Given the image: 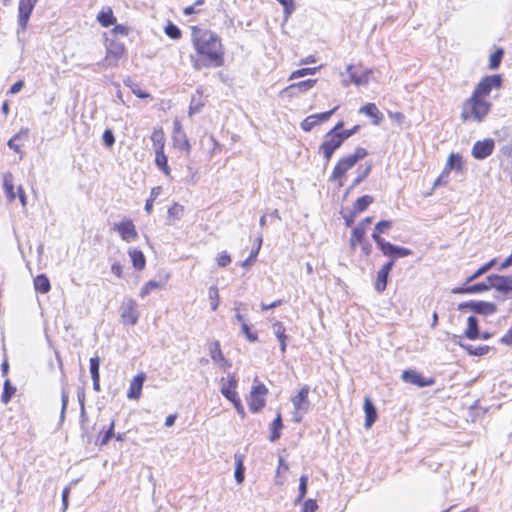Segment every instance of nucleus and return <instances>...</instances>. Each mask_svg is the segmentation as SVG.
Instances as JSON below:
<instances>
[{"label":"nucleus","mask_w":512,"mask_h":512,"mask_svg":"<svg viewBox=\"0 0 512 512\" xmlns=\"http://www.w3.org/2000/svg\"><path fill=\"white\" fill-rule=\"evenodd\" d=\"M382 253L395 261L397 258H403L411 255L412 251L406 247L397 246L388 242Z\"/></svg>","instance_id":"aec40b11"},{"label":"nucleus","mask_w":512,"mask_h":512,"mask_svg":"<svg viewBox=\"0 0 512 512\" xmlns=\"http://www.w3.org/2000/svg\"><path fill=\"white\" fill-rule=\"evenodd\" d=\"M38 0H19L18 26L24 31L27 27L30 15Z\"/></svg>","instance_id":"9b49d317"},{"label":"nucleus","mask_w":512,"mask_h":512,"mask_svg":"<svg viewBox=\"0 0 512 512\" xmlns=\"http://www.w3.org/2000/svg\"><path fill=\"white\" fill-rule=\"evenodd\" d=\"M368 152L365 148L358 147L355 149L354 153L347 155L351 161L356 164L358 161L362 160L367 156Z\"/></svg>","instance_id":"5fc2aeb1"},{"label":"nucleus","mask_w":512,"mask_h":512,"mask_svg":"<svg viewBox=\"0 0 512 512\" xmlns=\"http://www.w3.org/2000/svg\"><path fill=\"white\" fill-rule=\"evenodd\" d=\"M353 65H347L346 72L349 74V81L343 80V85L348 86L350 83L355 84L356 86H365L369 83L370 76L372 75V71L369 69L364 70L361 74H357L354 70Z\"/></svg>","instance_id":"f8f14e48"},{"label":"nucleus","mask_w":512,"mask_h":512,"mask_svg":"<svg viewBox=\"0 0 512 512\" xmlns=\"http://www.w3.org/2000/svg\"><path fill=\"white\" fill-rule=\"evenodd\" d=\"M97 21L103 27H109L116 23V17L113 14V10L109 6H105L97 15Z\"/></svg>","instance_id":"a878e982"},{"label":"nucleus","mask_w":512,"mask_h":512,"mask_svg":"<svg viewBox=\"0 0 512 512\" xmlns=\"http://www.w3.org/2000/svg\"><path fill=\"white\" fill-rule=\"evenodd\" d=\"M463 169V159L459 154L451 153L448 157L445 171L455 170L461 171Z\"/></svg>","instance_id":"473e14b6"},{"label":"nucleus","mask_w":512,"mask_h":512,"mask_svg":"<svg viewBox=\"0 0 512 512\" xmlns=\"http://www.w3.org/2000/svg\"><path fill=\"white\" fill-rule=\"evenodd\" d=\"M319 67H305L293 71L289 77V80L305 77L307 75H314Z\"/></svg>","instance_id":"37998d69"},{"label":"nucleus","mask_w":512,"mask_h":512,"mask_svg":"<svg viewBox=\"0 0 512 512\" xmlns=\"http://www.w3.org/2000/svg\"><path fill=\"white\" fill-rule=\"evenodd\" d=\"M165 33L171 39H179L181 37V30L173 23H169L165 27Z\"/></svg>","instance_id":"864d4df0"},{"label":"nucleus","mask_w":512,"mask_h":512,"mask_svg":"<svg viewBox=\"0 0 512 512\" xmlns=\"http://www.w3.org/2000/svg\"><path fill=\"white\" fill-rule=\"evenodd\" d=\"M368 152L365 148L358 147L355 149L354 153L347 155L351 161L356 164L358 161L362 160L367 156Z\"/></svg>","instance_id":"6e6d98bb"},{"label":"nucleus","mask_w":512,"mask_h":512,"mask_svg":"<svg viewBox=\"0 0 512 512\" xmlns=\"http://www.w3.org/2000/svg\"><path fill=\"white\" fill-rule=\"evenodd\" d=\"M28 133V129H25V130H21L19 133H17L16 135H14L7 143L8 147L12 150H14L15 152H20V147L18 144H16V139L20 138L21 134H25L27 135Z\"/></svg>","instance_id":"4d7b16f0"},{"label":"nucleus","mask_w":512,"mask_h":512,"mask_svg":"<svg viewBox=\"0 0 512 512\" xmlns=\"http://www.w3.org/2000/svg\"><path fill=\"white\" fill-rule=\"evenodd\" d=\"M174 146L181 150L190 152L191 146L185 133H178V135H172Z\"/></svg>","instance_id":"f704fd0d"},{"label":"nucleus","mask_w":512,"mask_h":512,"mask_svg":"<svg viewBox=\"0 0 512 512\" xmlns=\"http://www.w3.org/2000/svg\"><path fill=\"white\" fill-rule=\"evenodd\" d=\"M344 143L343 138L334 132H327L324 135L323 142L319 146L318 152L325 160V165L329 163L334 152L339 149Z\"/></svg>","instance_id":"20e7f679"},{"label":"nucleus","mask_w":512,"mask_h":512,"mask_svg":"<svg viewBox=\"0 0 512 512\" xmlns=\"http://www.w3.org/2000/svg\"><path fill=\"white\" fill-rule=\"evenodd\" d=\"M489 289L490 286H488V281L486 280L485 282L476 283L473 285H468L465 283L461 287L454 288L452 292L455 294H478Z\"/></svg>","instance_id":"412c9836"},{"label":"nucleus","mask_w":512,"mask_h":512,"mask_svg":"<svg viewBox=\"0 0 512 512\" xmlns=\"http://www.w3.org/2000/svg\"><path fill=\"white\" fill-rule=\"evenodd\" d=\"M288 471H289L288 463L282 457H279V464H278V467L276 470V475H275L276 485L281 486L284 484L285 475L288 473Z\"/></svg>","instance_id":"c756f323"},{"label":"nucleus","mask_w":512,"mask_h":512,"mask_svg":"<svg viewBox=\"0 0 512 512\" xmlns=\"http://www.w3.org/2000/svg\"><path fill=\"white\" fill-rule=\"evenodd\" d=\"M389 273L379 270L377 273V280L375 289L378 292H383L386 289Z\"/></svg>","instance_id":"c03bdc74"},{"label":"nucleus","mask_w":512,"mask_h":512,"mask_svg":"<svg viewBox=\"0 0 512 512\" xmlns=\"http://www.w3.org/2000/svg\"><path fill=\"white\" fill-rule=\"evenodd\" d=\"M284 428L283 421H282V415L280 412H277L276 417L271 422L269 429H270V435L269 440L271 442H276L281 437L282 429Z\"/></svg>","instance_id":"393cba45"},{"label":"nucleus","mask_w":512,"mask_h":512,"mask_svg":"<svg viewBox=\"0 0 512 512\" xmlns=\"http://www.w3.org/2000/svg\"><path fill=\"white\" fill-rule=\"evenodd\" d=\"M365 235V228L362 225H357L352 230V236L350 239V246L352 249L356 247L357 243H362Z\"/></svg>","instance_id":"58836bf2"},{"label":"nucleus","mask_w":512,"mask_h":512,"mask_svg":"<svg viewBox=\"0 0 512 512\" xmlns=\"http://www.w3.org/2000/svg\"><path fill=\"white\" fill-rule=\"evenodd\" d=\"M208 351L212 361L220 367L228 368L231 363L224 357L220 342L217 340L208 343Z\"/></svg>","instance_id":"2eb2a0df"},{"label":"nucleus","mask_w":512,"mask_h":512,"mask_svg":"<svg viewBox=\"0 0 512 512\" xmlns=\"http://www.w3.org/2000/svg\"><path fill=\"white\" fill-rule=\"evenodd\" d=\"M488 286L494 288L505 297L512 298V277L499 274H491L487 277Z\"/></svg>","instance_id":"423d86ee"},{"label":"nucleus","mask_w":512,"mask_h":512,"mask_svg":"<svg viewBox=\"0 0 512 512\" xmlns=\"http://www.w3.org/2000/svg\"><path fill=\"white\" fill-rule=\"evenodd\" d=\"M274 331L281 343V350L284 352L286 350V335L285 329L282 327L281 323H277L274 325Z\"/></svg>","instance_id":"09e8293b"},{"label":"nucleus","mask_w":512,"mask_h":512,"mask_svg":"<svg viewBox=\"0 0 512 512\" xmlns=\"http://www.w3.org/2000/svg\"><path fill=\"white\" fill-rule=\"evenodd\" d=\"M307 486H308V476L302 475L299 479V488H298L299 494L296 499V502H301L305 498L306 493H307Z\"/></svg>","instance_id":"de8ad7c7"},{"label":"nucleus","mask_w":512,"mask_h":512,"mask_svg":"<svg viewBox=\"0 0 512 512\" xmlns=\"http://www.w3.org/2000/svg\"><path fill=\"white\" fill-rule=\"evenodd\" d=\"M504 56V49L503 48H497L489 58V68L492 70L497 69L503 59Z\"/></svg>","instance_id":"a19ab883"},{"label":"nucleus","mask_w":512,"mask_h":512,"mask_svg":"<svg viewBox=\"0 0 512 512\" xmlns=\"http://www.w3.org/2000/svg\"><path fill=\"white\" fill-rule=\"evenodd\" d=\"M318 509V504L314 499H308L304 502L302 512H315Z\"/></svg>","instance_id":"338daca9"},{"label":"nucleus","mask_w":512,"mask_h":512,"mask_svg":"<svg viewBox=\"0 0 512 512\" xmlns=\"http://www.w3.org/2000/svg\"><path fill=\"white\" fill-rule=\"evenodd\" d=\"M363 409L365 412V428L370 429L378 418L376 407L369 397L364 399Z\"/></svg>","instance_id":"4be33fe9"},{"label":"nucleus","mask_w":512,"mask_h":512,"mask_svg":"<svg viewBox=\"0 0 512 512\" xmlns=\"http://www.w3.org/2000/svg\"><path fill=\"white\" fill-rule=\"evenodd\" d=\"M128 255L131 258L133 267L136 270H143L145 268L146 259L141 250L136 249V248H130L128 250Z\"/></svg>","instance_id":"bb28decb"},{"label":"nucleus","mask_w":512,"mask_h":512,"mask_svg":"<svg viewBox=\"0 0 512 512\" xmlns=\"http://www.w3.org/2000/svg\"><path fill=\"white\" fill-rule=\"evenodd\" d=\"M318 120L316 119V116L313 114V115H310L308 117H306L302 122H301V128L306 131V132H309L311 131L316 125H318Z\"/></svg>","instance_id":"3c124183"},{"label":"nucleus","mask_w":512,"mask_h":512,"mask_svg":"<svg viewBox=\"0 0 512 512\" xmlns=\"http://www.w3.org/2000/svg\"><path fill=\"white\" fill-rule=\"evenodd\" d=\"M460 311H471L479 315H491L496 311V305L486 301H468L458 305Z\"/></svg>","instance_id":"0eeeda50"},{"label":"nucleus","mask_w":512,"mask_h":512,"mask_svg":"<svg viewBox=\"0 0 512 512\" xmlns=\"http://www.w3.org/2000/svg\"><path fill=\"white\" fill-rule=\"evenodd\" d=\"M155 164L166 176L170 175V167L168 166V158L163 151L155 152Z\"/></svg>","instance_id":"7c9ffc66"},{"label":"nucleus","mask_w":512,"mask_h":512,"mask_svg":"<svg viewBox=\"0 0 512 512\" xmlns=\"http://www.w3.org/2000/svg\"><path fill=\"white\" fill-rule=\"evenodd\" d=\"M284 8V13L286 17L291 15L295 10L294 1L293 0H277Z\"/></svg>","instance_id":"bf43d9fd"},{"label":"nucleus","mask_w":512,"mask_h":512,"mask_svg":"<svg viewBox=\"0 0 512 512\" xmlns=\"http://www.w3.org/2000/svg\"><path fill=\"white\" fill-rule=\"evenodd\" d=\"M234 458L236 464L234 476L237 483L241 484L245 478L244 455L235 454Z\"/></svg>","instance_id":"c85d7f7f"},{"label":"nucleus","mask_w":512,"mask_h":512,"mask_svg":"<svg viewBox=\"0 0 512 512\" xmlns=\"http://www.w3.org/2000/svg\"><path fill=\"white\" fill-rule=\"evenodd\" d=\"M113 230L118 232L121 239L128 243L137 240L139 237L135 225L131 219H125L121 222L114 223Z\"/></svg>","instance_id":"6e6552de"},{"label":"nucleus","mask_w":512,"mask_h":512,"mask_svg":"<svg viewBox=\"0 0 512 512\" xmlns=\"http://www.w3.org/2000/svg\"><path fill=\"white\" fill-rule=\"evenodd\" d=\"M401 379L406 382L413 384L417 387L431 386L435 383V379L432 377L426 378L416 370L408 369L404 370L401 375Z\"/></svg>","instance_id":"1a4fd4ad"},{"label":"nucleus","mask_w":512,"mask_h":512,"mask_svg":"<svg viewBox=\"0 0 512 512\" xmlns=\"http://www.w3.org/2000/svg\"><path fill=\"white\" fill-rule=\"evenodd\" d=\"M34 287H35V290L40 293L44 294V293L49 292L51 289V285H50V281H49L48 277L44 274L38 275L34 279Z\"/></svg>","instance_id":"72a5a7b5"},{"label":"nucleus","mask_w":512,"mask_h":512,"mask_svg":"<svg viewBox=\"0 0 512 512\" xmlns=\"http://www.w3.org/2000/svg\"><path fill=\"white\" fill-rule=\"evenodd\" d=\"M370 171H371V165L366 166L362 171H360V169H358V175L353 180L351 186L347 189V193H349L354 187H356L362 181H364V179L369 175Z\"/></svg>","instance_id":"a18cd8bd"},{"label":"nucleus","mask_w":512,"mask_h":512,"mask_svg":"<svg viewBox=\"0 0 512 512\" xmlns=\"http://www.w3.org/2000/svg\"><path fill=\"white\" fill-rule=\"evenodd\" d=\"M459 345L467 351L469 355L473 356H483L488 353L490 347L488 345L474 347L472 345H464L459 343Z\"/></svg>","instance_id":"ea45409f"},{"label":"nucleus","mask_w":512,"mask_h":512,"mask_svg":"<svg viewBox=\"0 0 512 512\" xmlns=\"http://www.w3.org/2000/svg\"><path fill=\"white\" fill-rule=\"evenodd\" d=\"M154 151H163L165 146V136L162 129H154L151 135Z\"/></svg>","instance_id":"2f4dec72"},{"label":"nucleus","mask_w":512,"mask_h":512,"mask_svg":"<svg viewBox=\"0 0 512 512\" xmlns=\"http://www.w3.org/2000/svg\"><path fill=\"white\" fill-rule=\"evenodd\" d=\"M269 393L265 384L256 377L247 397V404L252 413H259L266 406V397Z\"/></svg>","instance_id":"7ed1b4c3"},{"label":"nucleus","mask_w":512,"mask_h":512,"mask_svg":"<svg viewBox=\"0 0 512 512\" xmlns=\"http://www.w3.org/2000/svg\"><path fill=\"white\" fill-rule=\"evenodd\" d=\"M230 262L231 257L226 251L221 252L217 257V264L220 267H226Z\"/></svg>","instance_id":"69168bd1"},{"label":"nucleus","mask_w":512,"mask_h":512,"mask_svg":"<svg viewBox=\"0 0 512 512\" xmlns=\"http://www.w3.org/2000/svg\"><path fill=\"white\" fill-rule=\"evenodd\" d=\"M496 264V259H491L489 262L477 269L471 276L466 280V284L478 279L480 276L488 272Z\"/></svg>","instance_id":"4c0bfd02"},{"label":"nucleus","mask_w":512,"mask_h":512,"mask_svg":"<svg viewBox=\"0 0 512 512\" xmlns=\"http://www.w3.org/2000/svg\"><path fill=\"white\" fill-rule=\"evenodd\" d=\"M261 245H262V237L260 236L259 237V245L256 247H253L248 258L242 262V267L248 268L252 265V263L256 260V257L259 253Z\"/></svg>","instance_id":"49530a36"},{"label":"nucleus","mask_w":512,"mask_h":512,"mask_svg":"<svg viewBox=\"0 0 512 512\" xmlns=\"http://www.w3.org/2000/svg\"><path fill=\"white\" fill-rule=\"evenodd\" d=\"M3 189L7 200L13 202L16 199V193L14 192L13 175L10 172L3 175Z\"/></svg>","instance_id":"cd10ccee"},{"label":"nucleus","mask_w":512,"mask_h":512,"mask_svg":"<svg viewBox=\"0 0 512 512\" xmlns=\"http://www.w3.org/2000/svg\"><path fill=\"white\" fill-rule=\"evenodd\" d=\"M337 109H338V106L334 107L333 109H331L329 111L314 114V115L316 116L318 123L326 122L336 112Z\"/></svg>","instance_id":"e2e57ef3"},{"label":"nucleus","mask_w":512,"mask_h":512,"mask_svg":"<svg viewBox=\"0 0 512 512\" xmlns=\"http://www.w3.org/2000/svg\"><path fill=\"white\" fill-rule=\"evenodd\" d=\"M502 82V76L499 74L485 76L476 85L472 94L476 95L478 98L484 99V97L491 93L493 88L499 89L502 86Z\"/></svg>","instance_id":"39448f33"},{"label":"nucleus","mask_w":512,"mask_h":512,"mask_svg":"<svg viewBox=\"0 0 512 512\" xmlns=\"http://www.w3.org/2000/svg\"><path fill=\"white\" fill-rule=\"evenodd\" d=\"M354 166L355 164L348 156L342 157L334 167L330 180L335 181L341 179L346 174V172Z\"/></svg>","instance_id":"a211bd4d"},{"label":"nucleus","mask_w":512,"mask_h":512,"mask_svg":"<svg viewBox=\"0 0 512 512\" xmlns=\"http://www.w3.org/2000/svg\"><path fill=\"white\" fill-rule=\"evenodd\" d=\"M102 140L107 147H112L115 143V137L110 129H106L102 135Z\"/></svg>","instance_id":"052dcab7"},{"label":"nucleus","mask_w":512,"mask_h":512,"mask_svg":"<svg viewBox=\"0 0 512 512\" xmlns=\"http://www.w3.org/2000/svg\"><path fill=\"white\" fill-rule=\"evenodd\" d=\"M90 374L91 378H100L99 367H100V358L98 356H94L90 358Z\"/></svg>","instance_id":"8fccbe9b"},{"label":"nucleus","mask_w":512,"mask_h":512,"mask_svg":"<svg viewBox=\"0 0 512 512\" xmlns=\"http://www.w3.org/2000/svg\"><path fill=\"white\" fill-rule=\"evenodd\" d=\"M238 381L233 374H229L226 378L221 379V393L229 401L238 398L237 392Z\"/></svg>","instance_id":"ddd939ff"},{"label":"nucleus","mask_w":512,"mask_h":512,"mask_svg":"<svg viewBox=\"0 0 512 512\" xmlns=\"http://www.w3.org/2000/svg\"><path fill=\"white\" fill-rule=\"evenodd\" d=\"M373 202V197L370 195H364L358 198L353 205V212L356 214L365 211L368 206Z\"/></svg>","instance_id":"c9c22d12"},{"label":"nucleus","mask_w":512,"mask_h":512,"mask_svg":"<svg viewBox=\"0 0 512 512\" xmlns=\"http://www.w3.org/2000/svg\"><path fill=\"white\" fill-rule=\"evenodd\" d=\"M159 287V283L156 281L147 282L141 289L140 295L141 297L147 296L151 290L157 289Z\"/></svg>","instance_id":"13d9d810"},{"label":"nucleus","mask_w":512,"mask_h":512,"mask_svg":"<svg viewBox=\"0 0 512 512\" xmlns=\"http://www.w3.org/2000/svg\"><path fill=\"white\" fill-rule=\"evenodd\" d=\"M317 83L316 79H307L297 83H293L287 86L284 89V93H286L290 97H296L302 93H306L308 90L313 88Z\"/></svg>","instance_id":"dca6fc26"},{"label":"nucleus","mask_w":512,"mask_h":512,"mask_svg":"<svg viewBox=\"0 0 512 512\" xmlns=\"http://www.w3.org/2000/svg\"><path fill=\"white\" fill-rule=\"evenodd\" d=\"M124 53V46L119 43H111L107 47V53L105 57V65L106 66H116L118 60L121 58Z\"/></svg>","instance_id":"f3484780"},{"label":"nucleus","mask_w":512,"mask_h":512,"mask_svg":"<svg viewBox=\"0 0 512 512\" xmlns=\"http://www.w3.org/2000/svg\"><path fill=\"white\" fill-rule=\"evenodd\" d=\"M146 380V374L139 372L130 381V385L127 391V398L130 400H139L142 395V388Z\"/></svg>","instance_id":"4468645a"},{"label":"nucleus","mask_w":512,"mask_h":512,"mask_svg":"<svg viewBox=\"0 0 512 512\" xmlns=\"http://www.w3.org/2000/svg\"><path fill=\"white\" fill-rule=\"evenodd\" d=\"M191 30L192 44L198 55V58H192L194 69L222 66L224 50L221 38L216 33L197 26L191 27Z\"/></svg>","instance_id":"f257e3e1"},{"label":"nucleus","mask_w":512,"mask_h":512,"mask_svg":"<svg viewBox=\"0 0 512 512\" xmlns=\"http://www.w3.org/2000/svg\"><path fill=\"white\" fill-rule=\"evenodd\" d=\"M492 104L485 99L471 95L462 105L460 118L463 122L474 121L481 123L491 110Z\"/></svg>","instance_id":"f03ea898"},{"label":"nucleus","mask_w":512,"mask_h":512,"mask_svg":"<svg viewBox=\"0 0 512 512\" xmlns=\"http://www.w3.org/2000/svg\"><path fill=\"white\" fill-rule=\"evenodd\" d=\"M381 233H379L378 231L374 230L373 234H372V238L373 240L375 241L377 247L383 251L385 246L387 245L388 241H386L384 238H382L380 236Z\"/></svg>","instance_id":"0e129e2a"},{"label":"nucleus","mask_w":512,"mask_h":512,"mask_svg":"<svg viewBox=\"0 0 512 512\" xmlns=\"http://www.w3.org/2000/svg\"><path fill=\"white\" fill-rule=\"evenodd\" d=\"M183 211H184L183 206H181L179 204H174L172 207L169 208L168 214L170 217L179 219L183 215Z\"/></svg>","instance_id":"680f3d73"},{"label":"nucleus","mask_w":512,"mask_h":512,"mask_svg":"<svg viewBox=\"0 0 512 512\" xmlns=\"http://www.w3.org/2000/svg\"><path fill=\"white\" fill-rule=\"evenodd\" d=\"M359 113L365 114L366 116L372 118L373 125H379L383 119V114L379 111L376 104L374 103H367L363 105L359 109Z\"/></svg>","instance_id":"b1692460"},{"label":"nucleus","mask_w":512,"mask_h":512,"mask_svg":"<svg viewBox=\"0 0 512 512\" xmlns=\"http://www.w3.org/2000/svg\"><path fill=\"white\" fill-rule=\"evenodd\" d=\"M208 295L210 298V305L212 310H215L219 304V292L216 286H211L208 291Z\"/></svg>","instance_id":"603ef678"},{"label":"nucleus","mask_w":512,"mask_h":512,"mask_svg":"<svg viewBox=\"0 0 512 512\" xmlns=\"http://www.w3.org/2000/svg\"><path fill=\"white\" fill-rule=\"evenodd\" d=\"M495 148V142L491 138L483 141H476L472 147V156L477 160H484L489 157Z\"/></svg>","instance_id":"9d476101"},{"label":"nucleus","mask_w":512,"mask_h":512,"mask_svg":"<svg viewBox=\"0 0 512 512\" xmlns=\"http://www.w3.org/2000/svg\"><path fill=\"white\" fill-rule=\"evenodd\" d=\"M464 334L468 339H471V340H476V339L486 340V339H489L493 335L492 332H487V331L480 332L479 327H478V322H468V327L465 330Z\"/></svg>","instance_id":"5701e85b"},{"label":"nucleus","mask_w":512,"mask_h":512,"mask_svg":"<svg viewBox=\"0 0 512 512\" xmlns=\"http://www.w3.org/2000/svg\"><path fill=\"white\" fill-rule=\"evenodd\" d=\"M309 392H310V389L308 386H303L297 393V395H295L293 398H292V403H293V406L296 410L298 411H304L306 412L309 408V400H308V395H309Z\"/></svg>","instance_id":"6ab92c4d"},{"label":"nucleus","mask_w":512,"mask_h":512,"mask_svg":"<svg viewBox=\"0 0 512 512\" xmlns=\"http://www.w3.org/2000/svg\"><path fill=\"white\" fill-rule=\"evenodd\" d=\"M115 420H112L109 428L106 431H101L97 438V444L99 446L106 445L110 439L114 436Z\"/></svg>","instance_id":"e433bc0d"},{"label":"nucleus","mask_w":512,"mask_h":512,"mask_svg":"<svg viewBox=\"0 0 512 512\" xmlns=\"http://www.w3.org/2000/svg\"><path fill=\"white\" fill-rule=\"evenodd\" d=\"M15 393H16V388L14 386H12L9 379H6L4 382L3 393L1 395V401L4 404H7L11 400V398L14 396Z\"/></svg>","instance_id":"79ce46f5"},{"label":"nucleus","mask_w":512,"mask_h":512,"mask_svg":"<svg viewBox=\"0 0 512 512\" xmlns=\"http://www.w3.org/2000/svg\"><path fill=\"white\" fill-rule=\"evenodd\" d=\"M391 226H392V221H390V220H381V221H379L376 224L375 230L378 231L379 233H385L386 230L391 228Z\"/></svg>","instance_id":"774afa93"}]
</instances>
